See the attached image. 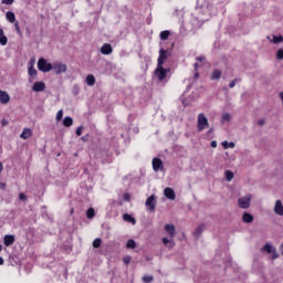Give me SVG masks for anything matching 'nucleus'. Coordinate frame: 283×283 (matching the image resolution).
<instances>
[{
    "mask_svg": "<svg viewBox=\"0 0 283 283\" xmlns=\"http://www.w3.org/2000/svg\"><path fill=\"white\" fill-rule=\"evenodd\" d=\"M261 251H265V253H271L272 254L271 260H277L280 258L277 250L271 243H265L261 248Z\"/></svg>",
    "mask_w": 283,
    "mask_h": 283,
    "instance_id": "obj_2",
    "label": "nucleus"
},
{
    "mask_svg": "<svg viewBox=\"0 0 283 283\" xmlns=\"http://www.w3.org/2000/svg\"><path fill=\"white\" fill-rule=\"evenodd\" d=\"M34 63H36V60L34 57H32L30 61H29V67H34Z\"/></svg>",
    "mask_w": 283,
    "mask_h": 283,
    "instance_id": "obj_45",
    "label": "nucleus"
},
{
    "mask_svg": "<svg viewBox=\"0 0 283 283\" xmlns=\"http://www.w3.org/2000/svg\"><path fill=\"white\" fill-rule=\"evenodd\" d=\"M86 216L90 220H92V218H94V216H96V212L94 211V208H90L87 211H86Z\"/></svg>",
    "mask_w": 283,
    "mask_h": 283,
    "instance_id": "obj_32",
    "label": "nucleus"
},
{
    "mask_svg": "<svg viewBox=\"0 0 283 283\" xmlns=\"http://www.w3.org/2000/svg\"><path fill=\"white\" fill-rule=\"evenodd\" d=\"M156 195H151L147 198L145 206L147 207L148 211H156Z\"/></svg>",
    "mask_w": 283,
    "mask_h": 283,
    "instance_id": "obj_6",
    "label": "nucleus"
},
{
    "mask_svg": "<svg viewBox=\"0 0 283 283\" xmlns=\"http://www.w3.org/2000/svg\"><path fill=\"white\" fill-rule=\"evenodd\" d=\"M235 83H238V78H234V80L229 84V87H231V88L235 87Z\"/></svg>",
    "mask_w": 283,
    "mask_h": 283,
    "instance_id": "obj_48",
    "label": "nucleus"
},
{
    "mask_svg": "<svg viewBox=\"0 0 283 283\" xmlns=\"http://www.w3.org/2000/svg\"><path fill=\"white\" fill-rule=\"evenodd\" d=\"M63 119V109H60L56 114V120H62Z\"/></svg>",
    "mask_w": 283,
    "mask_h": 283,
    "instance_id": "obj_41",
    "label": "nucleus"
},
{
    "mask_svg": "<svg viewBox=\"0 0 283 283\" xmlns=\"http://www.w3.org/2000/svg\"><path fill=\"white\" fill-rule=\"evenodd\" d=\"M126 247L128 249H136V241H134V239H129L126 243Z\"/></svg>",
    "mask_w": 283,
    "mask_h": 283,
    "instance_id": "obj_33",
    "label": "nucleus"
},
{
    "mask_svg": "<svg viewBox=\"0 0 283 283\" xmlns=\"http://www.w3.org/2000/svg\"><path fill=\"white\" fill-rule=\"evenodd\" d=\"M197 127L198 132H202L203 129H207V127H209V119L203 113L198 115Z\"/></svg>",
    "mask_w": 283,
    "mask_h": 283,
    "instance_id": "obj_3",
    "label": "nucleus"
},
{
    "mask_svg": "<svg viewBox=\"0 0 283 283\" xmlns=\"http://www.w3.org/2000/svg\"><path fill=\"white\" fill-rule=\"evenodd\" d=\"M200 76V73L196 72L195 73V78H198Z\"/></svg>",
    "mask_w": 283,
    "mask_h": 283,
    "instance_id": "obj_55",
    "label": "nucleus"
},
{
    "mask_svg": "<svg viewBox=\"0 0 283 283\" xmlns=\"http://www.w3.org/2000/svg\"><path fill=\"white\" fill-rule=\"evenodd\" d=\"M32 90L33 92H45V84L43 82H35Z\"/></svg>",
    "mask_w": 283,
    "mask_h": 283,
    "instance_id": "obj_14",
    "label": "nucleus"
},
{
    "mask_svg": "<svg viewBox=\"0 0 283 283\" xmlns=\"http://www.w3.org/2000/svg\"><path fill=\"white\" fill-rule=\"evenodd\" d=\"M3 247L0 244V252L2 251Z\"/></svg>",
    "mask_w": 283,
    "mask_h": 283,
    "instance_id": "obj_60",
    "label": "nucleus"
},
{
    "mask_svg": "<svg viewBox=\"0 0 283 283\" xmlns=\"http://www.w3.org/2000/svg\"><path fill=\"white\" fill-rule=\"evenodd\" d=\"M281 255H283V243L280 245Z\"/></svg>",
    "mask_w": 283,
    "mask_h": 283,
    "instance_id": "obj_54",
    "label": "nucleus"
},
{
    "mask_svg": "<svg viewBox=\"0 0 283 283\" xmlns=\"http://www.w3.org/2000/svg\"><path fill=\"white\" fill-rule=\"evenodd\" d=\"M19 200H21L22 202H25V200H28V196H25V193H23V192H20Z\"/></svg>",
    "mask_w": 283,
    "mask_h": 283,
    "instance_id": "obj_39",
    "label": "nucleus"
},
{
    "mask_svg": "<svg viewBox=\"0 0 283 283\" xmlns=\"http://www.w3.org/2000/svg\"><path fill=\"white\" fill-rule=\"evenodd\" d=\"M165 231L168 233L169 238H176V226L167 223L164 227Z\"/></svg>",
    "mask_w": 283,
    "mask_h": 283,
    "instance_id": "obj_8",
    "label": "nucleus"
},
{
    "mask_svg": "<svg viewBox=\"0 0 283 283\" xmlns=\"http://www.w3.org/2000/svg\"><path fill=\"white\" fill-rule=\"evenodd\" d=\"M265 123H266V120H264V118H261L258 120L259 127H262Z\"/></svg>",
    "mask_w": 283,
    "mask_h": 283,
    "instance_id": "obj_47",
    "label": "nucleus"
},
{
    "mask_svg": "<svg viewBox=\"0 0 283 283\" xmlns=\"http://www.w3.org/2000/svg\"><path fill=\"white\" fill-rule=\"evenodd\" d=\"M274 213H276V216H283L282 200H276L275 206H274Z\"/></svg>",
    "mask_w": 283,
    "mask_h": 283,
    "instance_id": "obj_13",
    "label": "nucleus"
},
{
    "mask_svg": "<svg viewBox=\"0 0 283 283\" xmlns=\"http://www.w3.org/2000/svg\"><path fill=\"white\" fill-rule=\"evenodd\" d=\"M164 196L168 200H176V191H174L172 188H165L164 189Z\"/></svg>",
    "mask_w": 283,
    "mask_h": 283,
    "instance_id": "obj_9",
    "label": "nucleus"
},
{
    "mask_svg": "<svg viewBox=\"0 0 283 283\" xmlns=\"http://www.w3.org/2000/svg\"><path fill=\"white\" fill-rule=\"evenodd\" d=\"M163 244H165V247H167L168 249H174L176 247V242H174L172 239H168V238H163L161 239Z\"/></svg>",
    "mask_w": 283,
    "mask_h": 283,
    "instance_id": "obj_17",
    "label": "nucleus"
},
{
    "mask_svg": "<svg viewBox=\"0 0 283 283\" xmlns=\"http://www.w3.org/2000/svg\"><path fill=\"white\" fill-rule=\"evenodd\" d=\"M221 76H222V72H220V70H214L212 72L211 78L212 81H220Z\"/></svg>",
    "mask_w": 283,
    "mask_h": 283,
    "instance_id": "obj_25",
    "label": "nucleus"
},
{
    "mask_svg": "<svg viewBox=\"0 0 283 283\" xmlns=\"http://www.w3.org/2000/svg\"><path fill=\"white\" fill-rule=\"evenodd\" d=\"M276 59L277 61H283V49L276 51Z\"/></svg>",
    "mask_w": 283,
    "mask_h": 283,
    "instance_id": "obj_35",
    "label": "nucleus"
},
{
    "mask_svg": "<svg viewBox=\"0 0 283 283\" xmlns=\"http://www.w3.org/2000/svg\"><path fill=\"white\" fill-rule=\"evenodd\" d=\"M130 198H132V196H130L129 193H125V195L123 196V199H124L126 202H129Z\"/></svg>",
    "mask_w": 283,
    "mask_h": 283,
    "instance_id": "obj_46",
    "label": "nucleus"
},
{
    "mask_svg": "<svg viewBox=\"0 0 283 283\" xmlns=\"http://www.w3.org/2000/svg\"><path fill=\"white\" fill-rule=\"evenodd\" d=\"M102 242H103V240H101V239H95V240L93 241V247H94V249H98V248L101 247Z\"/></svg>",
    "mask_w": 283,
    "mask_h": 283,
    "instance_id": "obj_36",
    "label": "nucleus"
},
{
    "mask_svg": "<svg viewBox=\"0 0 283 283\" xmlns=\"http://www.w3.org/2000/svg\"><path fill=\"white\" fill-rule=\"evenodd\" d=\"M3 171V164L0 161V174Z\"/></svg>",
    "mask_w": 283,
    "mask_h": 283,
    "instance_id": "obj_53",
    "label": "nucleus"
},
{
    "mask_svg": "<svg viewBox=\"0 0 283 283\" xmlns=\"http://www.w3.org/2000/svg\"><path fill=\"white\" fill-rule=\"evenodd\" d=\"M195 70L198 72V63H195Z\"/></svg>",
    "mask_w": 283,
    "mask_h": 283,
    "instance_id": "obj_57",
    "label": "nucleus"
},
{
    "mask_svg": "<svg viewBox=\"0 0 283 283\" xmlns=\"http://www.w3.org/2000/svg\"><path fill=\"white\" fill-rule=\"evenodd\" d=\"M2 125H8V122L6 119H3Z\"/></svg>",
    "mask_w": 283,
    "mask_h": 283,
    "instance_id": "obj_58",
    "label": "nucleus"
},
{
    "mask_svg": "<svg viewBox=\"0 0 283 283\" xmlns=\"http://www.w3.org/2000/svg\"><path fill=\"white\" fill-rule=\"evenodd\" d=\"M251 195H247L245 197H241L238 199V207L240 209H249L251 207Z\"/></svg>",
    "mask_w": 283,
    "mask_h": 283,
    "instance_id": "obj_4",
    "label": "nucleus"
},
{
    "mask_svg": "<svg viewBox=\"0 0 283 283\" xmlns=\"http://www.w3.org/2000/svg\"><path fill=\"white\" fill-rule=\"evenodd\" d=\"M153 169L154 171H160L163 169V160L160 158L153 159Z\"/></svg>",
    "mask_w": 283,
    "mask_h": 283,
    "instance_id": "obj_12",
    "label": "nucleus"
},
{
    "mask_svg": "<svg viewBox=\"0 0 283 283\" xmlns=\"http://www.w3.org/2000/svg\"><path fill=\"white\" fill-rule=\"evenodd\" d=\"M224 175H226V180H228V182H231L233 180V171L226 170Z\"/></svg>",
    "mask_w": 283,
    "mask_h": 283,
    "instance_id": "obj_28",
    "label": "nucleus"
},
{
    "mask_svg": "<svg viewBox=\"0 0 283 283\" xmlns=\"http://www.w3.org/2000/svg\"><path fill=\"white\" fill-rule=\"evenodd\" d=\"M211 132H213V128H210L209 132H208V134H211Z\"/></svg>",
    "mask_w": 283,
    "mask_h": 283,
    "instance_id": "obj_59",
    "label": "nucleus"
},
{
    "mask_svg": "<svg viewBox=\"0 0 283 283\" xmlns=\"http://www.w3.org/2000/svg\"><path fill=\"white\" fill-rule=\"evenodd\" d=\"M4 244L7 247H12V244H14V235L12 234H6L4 235Z\"/></svg>",
    "mask_w": 283,
    "mask_h": 283,
    "instance_id": "obj_19",
    "label": "nucleus"
},
{
    "mask_svg": "<svg viewBox=\"0 0 283 283\" xmlns=\"http://www.w3.org/2000/svg\"><path fill=\"white\" fill-rule=\"evenodd\" d=\"M75 134L76 136H81V134H83V126L77 127Z\"/></svg>",
    "mask_w": 283,
    "mask_h": 283,
    "instance_id": "obj_43",
    "label": "nucleus"
},
{
    "mask_svg": "<svg viewBox=\"0 0 283 283\" xmlns=\"http://www.w3.org/2000/svg\"><path fill=\"white\" fill-rule=\"evenodd\" d=\"M86 84L92 87L94 85H96V77H94V75L90 74L86 76Z\"/></svg>",
    "mask_w": 283,
    "mask_h": 283,
    "instance_id": "obj_20",
    "label": "nucleus"
},
{
    "mask_svg": "<svg viewBox=\"0 0 283 283\" xmlns=\"http://www.w3.org/2000/svg\"><path fill=\"white\" fill-rule=\"evenodd\" d=\"M29 76H36L38 72L34 66H29Z\"/></svg>",
    "mask_w": 283,
    "mask_h": 283,
    "instance_id": "obj_34",
    "label": "nucleus"
},
{
    "mask_svg": "<svg viewBox=\"0 0 283 283\" xmlns=\"http://www.w3.org/2000/svg\"><path fill=\"white\" fill-rule=\"evenodd\" d=\"M88 139H90V135L83 136L81 138V140H83L84 143H87Z\"/></svg>",
    "mask_w": 283,
    "mask_h": 283,
    "instance_id": "obj_50",
    "label": "nucleus"
},
{
    "mask_svg": "<svg viewBox=\"0 0 283 283\" xmlns=\"http://www.w3.org/2000/svg\"><path fill=\"white\" fill-rule=\"evenodd\" d=\"M123 262H124V264H129L132 262V256H129V255L124 256Z\"/></svg>",
    "mask_w": 283,
    "mask_h": 283,
    "instance_id": "obj_40",
    "label": "nucleus"
},
{
    "mask_svg": "<svg viewBox=\"0 0 283 283\" xmlns=\"http://www.w3.org/2000/svg\"><path fill=\"white\" fill-rule=\"evenodd\" d=\"M222 147H223V149H229V147H230V149H233V147H235V143L223 142Z\"/></svg>",
    "mask_w": 283,
    "mask_h": 283,
    "instance_id": "obj_27",
    "label": "nucleus"
},
{
    "mask_svg": "<svg viewBox=\"0 0 283 283\" xmlns=\"http://www.w3.org/2000/svg\"><path fill=\"white\" fill-rule=\"evenodd\" d=\"M52 70L55 72V74H65V72H67V65L55 62L52 65Z\"/></svg>",
    "mask_w": 283,
    "mask_h": 283,
    "instance_id": "obj_5",
    "label": "nucleus"
},
{
    "mask_svg": "<svg viewBox=\"0 0 283 283\" xmlns=\"http://www.w3.org/2000/svg\"><path fill=\"white\" fill-rule=\"evenodd\" d=\"M167 72H169V69H156L155 75L159 81H165L167 78Z\"/></svg>",
    "mask_w": 283,
    "mask_h": 283,
    "instance_id": "obj_7",
    "label": "nucleus"
},
{
    "mask_svg": "<svg viewBox=\"0 0 283 283\" xmlns=\"http://www.w3.org/2000/svg\"><path fill=\"white\" fill-rule=\"evenodd\" d=\"M71 213H74V209L71 210Z\"/></svg>",
    "mask_w": 283,
    "mask_h": 283,
    "instance_id": "obj_61",
    "label": "nucleus"
},
{
    "mask_svg": "<svg viewBox=\"0 0 283 283\" xmlns=\"http://www.w3.org/2000/svg\"><path fill=\"white\" fill-rule=\"evenodd\" d=\"M222 120L226 123H229L231 120V115L229 113H226L222 115Z\"/></svg>",
    "mask_w": 283,
    "mask_h": 283,
    "instance_id": "obj_38",
    "label": "nucleus"
},
{
    "mask_svg": "<svg viewBox=\"0 0 283 283\" xmlns=\"http://www.w3.org/2000/svg\"><path fill=\"white\" fill-rule=\"evenodd\" d=\"M99 51H101V54H105V55L112 54V52H114V50L112 49V44L109 43L104 44Z\"/></svg>",
    "mask_w": 283,
    "mask_h": 283,
    "instance_id": "obj_15",
    "label": "nucleus"
},
{
    "mask_svg": "<svg viewBox=\"0 0 283 283\" xmlns=\"http://www.w3.org/2000/svg\"><path fill=\"white\" fill-rule=\"evenodd\" d=\"M272 43L277 45V43H283V35H273Z\"/></svg>",
    "mask_w": 283,
    "mask_h": 283,
    "instance_id": "obj_26",
    "label": "nucleus"
},
{
    "mask_svg": "<svg viewBox=\"0 0 283 283\" xmlns=\"http://www.w3.org/2000/svg\"><path fill=\"white\" fill-rule=\"evenodd\" d=\"M32 137V129L24 128L23 132L20 135V138H23V140H28V138Z\"/></svg>",
    "mask_w": 283,
    "mask_h": 283,
    "instance_id": "obj_18",
    "label": "nucleus"
},
{
    "mask_svg": "<svg viewBox=\"0 0 283 283\" xmlns=\"http://www.w3.org/2000/svg\"><path fill=\"white\" fill-rule=\"evenodd\" d=\"M142 282H144V283H151V282H154V275H144L142 277Z\"/></svg>",
    "mask_w": 283,
    "mask_h": 283,
    "instance_id": "obj_29",
    "label": "nucleus"
},
{
    "mask_svg": "<svg viewBox=\"0 0 283 283\" xmlns=\"http://www.w3.org/2000/svg\"><path fill=\"white\" fill-rule=\"evenodd\" d=\"M123 219L125 220V222H130V224H136V219L132 217V214L129 213H124Z\"/></svg>",
    "mask_w": 283,
    "mask_h": 283,
    "instance_id": "obj_21",
    "label": "nucleus"
},
{
    "mask_svg": "<svg viewBox=\"0 0 283 283\" xmlns=\"http://www.w3.org/2000/svg\"><path fill=\"white\" fill-rule=\"evenodd\" d=\"M159 59L167 61V50L165 49L159 50Z\"/></svg>",
    "mask_w": 283,
    "mask_h": 283,
    "instance_id": "obj_31",
    "label": "nucleus"
},
{
    "mask_svg": "<svg viewBox=\"0 0 283 283\" xmlns=\"http://www.w3.org/2000/svg\"><path fill=\"white\" fill-rule=\"evenodd\" d=\"M0 103H2V105H8V103H10V95L8 92L0 90Z\"/></svg>",
    "mask_w": 283,
    "mask_h": 283,
    "instance_id": "obj_10",
    "label": "nucleus"
},
{
    "mask_svg": "<svg viewBox=\"0 0 283 283\" xmlns=\"http://www.w3.org/2000/svg\"><path fill=\"white\" fill-rule=\"evenodd\" d=\"M52 63H48V60H45L44 57H40L38 61V70L40 72H52Z\"/></svg>",
    "mask_w": 283,
    "mask_h": 283,
    "instance_id": "obj_1",
    "label": "nucleus"
},
{
    "mask_svg": "<svg viewBox=\"0 0 283 283\" xmlns=\"http://www.w3.org/2000/svg\"><path fill=\"white\" fill-rule=\"evenodd\" d=\"M6 17H7V21L9 23H14V21H17V17L14 15V12H12V11H8Z\"/></svg>",
    "mask_w": 283,
    "mask_h": 283,
    "instance_id": "obj_22",
    "label": "nucleus"
},
{
    "mask_svg": "<svg viewBox=\"0 0 283 283\" xmlns=\"http://www.w3.org/2000/svg\"><path fill=\"white\" fill-rule=\"evenodd\" d=\"M205 229H207V224L205 223H200L197 229L193 232V237L196 238V240H198V238H200V235H202V232L205 231Z\"/></svg>",
    "mask_w": 283,
    "mask_h": 283,
    "instance_id": "obj_11",
    "label": "nucleus"
},
{
    "mask_svg": "<svg viewBox=\"0 0 283 283\" xmlns=\"http://www.w3.org/2000/svg\"><path fill=\"white\" fill-rule=\"evenodd\" d=\"M163 65H165V60H161L160 57H158V60H157V70L164 69Z\"/></svg>",
    "mask_w": 283,
    "mask_h": 283,
    "instance_id": "obj_37",
    "label": "nucleus"
},
{
    "mask_svg": "<svg viewBox=\"0 0 283 283\" xmlns=\"http://www.w3.org/2000/svg\"><path fill=\"white\" fill-rule=\"evenodd\" d=\"M14 28H15V31L18 32V34H21V27H19V22L14 23Z\"/></svg>",
    "mask_w": 283,
    "mask_h": 283,
    "instance_id": "obj_44",
    "label": "nucleus"
},
{
    "mask_svg": "<svg viewBox=\"0 0 283 283\" xmlns=\"http://www.w3.org/2000/svg\"><path fill=\"white\" fill-rule=\"evenodd\" d=\"M169 34H170L169 31H161V32H160V39H161V41H167V40L169 39Z\"/></svg>",
    "mask_w": 283,
    "mask_h": 283,
    "instance_id": "obj_30",
    "label": "nucleus"
},
{
    "mask_svg": "<svg viewBox=\"0 0 283 283\" xmlns=\"http://www.w3.org/2000/svg\"><path fill=\"white\" fill-rule=\"evenodd\" d=\"M63 125L64 127H72V125H74V119H72L70 116H66L63 119Z\"/></svg>",
    "mask_w": 283,
    "mask_h": 283,
    "instance_id": "obj_24",
    "label": "nucleus"
},
{
    "mask_svg": "<svg viewBox=\"0 0 283 283\" xmlns=\"http://www.w3.org/2000/svg\"><path fill=\"white\" fill-rule=\"evenodd\" d=\"M210 146H211L213 149H216V147H218V143H217L216 140H212V142L210 143Z\"/></svg>",
    "mask_w": 283,
    "mask_h": 283,
    "instance_id": "obj_49",
    "label": "nucleus"
},
{
    "mask_svg": "<svg viewBox=\"0 0 283 283\" xmlns=\"http://www.w3.org/2000/svg\"><path fill=\"white\" fill-rule=\"evenodd\" d=\"M0 189L6 190V182H0Z\"/></svg>",
    "mask_w": 283,
    "mask_h": 283,
    "instance_id": "obj_51",
    "label": "nucleus"
},
{
    "mask_svg": "<svg viewBox=\"0 0 283 283\" xmlns=\"http://www.w3.org/2000/svg\"><path fill=\"white\" fill-rule=\"evenodd\" d=\"M197 61H205V56H199V57H197Z\"/></svg>",
    "mask_w": 283,
    "mask_h": 283,
    "instance_id": "obj_52",
    "label": "nucleus"
},
{
    "mask_svg": "<svg viewBox=\"0 0 283 283\" xmlns=\"http://www.w3.org/2000/svg\"><path fill=\"white\" fill-rule=\"evenodd\" d=\"M254 218L253 214L249 213V212H244L242 214V222H244L245 224H251V222H253Z\"/></svg>",
    "mask_w": 283,
    "mask_h": 283,
    "instance_id": "obj_16",
    "label": "nucleus"
},
{
    "mask_svg": "<svg viewBox=\"0 0 283 283\" xmlns=\"http://www.w3.org/2000/svg\"><path fill=\"white\" fill-rule=\"evenodd\" d=\"M0 45H8V36L3 34V29L0 28Z\"/></svg>",
    "mask_w": 283,
    "mask_h": 283,
    "instance_id": "obj_23",
    "label": "nucleus"
},
{
    "mask_svg": "<svg viewBox=\"0 0 283 283\" xmlns=\"http://www.w3.org/2000/svg\"><path fill=\"white\" fill-rule=\"evenodd\" d=\"M3 265V258L0 256V266Z\"/></svg>",
    "mask_w": 283,
    "mask_h": 283,
    "instance_id": "obj_56",
    "label": "nucleus"
},
{
    "mask_svg": "<svg viewBox=\"0 0 283 283\" xmlns=\"http://www.w3.org/2000/svg\"><path fill=\"white\" fill-rule=\"evenodd\" d=\"M1 3L4 6H12V3H14V0H2Z\"/></svg>",
    "mask_w": 283,
    "mask_h": 283,
    "instance_id": "obj_42",
    "label": "nucleus"
}]
</instances>
